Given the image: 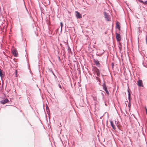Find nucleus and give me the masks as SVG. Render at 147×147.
<instances>
[{
	"label": "nucleus",
	"mask_w": 147,
	"mask_h": 147,
	"mask_svg": "<svg viewBox=\"0 0 147 147\" xmlns=\"http://www.w3.org/2000/svg\"><path fill=\"white\" fill-rule=\"evenodd\" d=\"M104 13L105 18L106 19V20L107 21H110V19L108 14L105 12H104Z\"/></svg>",
	"instance_id": "obj_1"
},
{
	"label": "nucleus",
	"mask_w": 147,
	"mask_h": 147,
	"mask_svg": "<svg viewBox=\"0 0 147 147\" xmlns=\"http://www.w3.org/2000/svg\"><path fill=\"white\" fill-rule=\"evenodd\" d=\"M94 73L96 74L98 76H99L100 73L99 70L97 68H95L94 69Z\"/></svg>",
	"instance_id": "obj_2"
},
{
	"label": "nucleus",
	"mask_w": 147,
	"mask_h": 147,
	"mask_svg": "<svg viewBox=\"0 0 147 147\" xmlns=\"http://www.w3.org/2000/svg\"><path fill=\"white\" fill-rule=\"evenodd\" d=\"M115 35L117 41H120L121 39L120 35L117 33H116Z\"/></svg>",
	"instance_id": "obj_3"
},
{
	"label": "nucleus",
	"mask_w": 147,
	"mask_h": 147,
	"mask_svg": "<svg viewBox=\"0 0 147 147\" xmlns=\"http://www.w3.org/2000/svg\"><path fill=\"white\" fill-rule=\"evenodd\" d=\"M137 84L138 86L140 87H143V85L142 83V81L141 80H138V81Z\"/></svg>",
	"instance_id": "obj_4"
},
{
	"label": "nucleus",
	"mask_w": 147,
	"mask_h": 147,
	"mask_svg": "<svg viewBox=\"0 0 147 147\" xmlns=\"http://www.w3.org/2000/svg\"><path fill=\"white\" fill-rule=\"evenodd\" d=\"M76 16L77 18L80 19L82 18V15L77 11H76Z\"/></svg>",
	"instance_id": "obj_5"
},
{
	"label": "nucleus",
	"mask_w": 147,
	"mask_h": 147,
	"mask_svg": "<svg viewBox=\"0 0 147 147\" xmlns=\"http://www.w3.org/2000/svg\"><path fill=\"white\" fill-rule=\"evenodd\" d=\"M8 100L7 98H6L4 100H1L0 101L1 103L3 104H4L7 103L8 101Z\"/></svg>",
	"instance_id": "obj_6"
},
{
	"label": "nucleus",
	"mask_w": 147,
	"mask_h": 147,
	"mask_svg": "<svg viewBox=\"0 0 147 147\" xmlns=\"http://www.w3.org/2000/svg\"><path fill=\"white\" fill-rule=\"evenodd\" d=\"M116 28H118L119 30H120V23L118 22L116 23Z\"/></svg>",
	"instance_id": "obj_7"
},
{
	"label": "nucleus",
	"mask_w": 147,
	"mask_h": 147,
	"mask_svg": "<svg viewBox=\"0 0 147 147\" xmlns=\"http://www.w3.org/2000/svg\"><path fill=\"white\" fill-rule=\"evenodd\" d=\"M13 54V55L15 57H17L18 55V53H17V51L15 50H13L12 51Z\"/></svg>",
	"instance_id": "obj_8"
},
{
	"label": "nucleus",
	"mask_w": 147,
	"mask_h": 147,
	"mask_svg": "<svg viewBox=\"0 0 147 147\" xmlns=\"http://www.w3.org/2000/svg\"><path fill=\"white\" fill-rule=\"evenodd\" d=\"M111 125L114 129H116L115 126L113 123L111 121H110Z\"/></svg>",
	"instance_id": "obj_9"
},
{
	"label": "nucleus",
	"mask_w": 147,
	"mask_h": 147,
	"mask_svg": "<svg viewBox=\"0 0 147 147\" xmlns=\"http://www.w3.org/2000/svg\"><path fill=\"white\" fill-rule=\"evenodd\" d=\"M139 2L143 4H145L147 5V0H138Z\"/></svg>",
	"instance_id": "obj_10"
},
{
	"label": "nucleus",
	"mask_w": 147,
	"mask_h": 147,
	"mask_svg": "<svg viewBox=\"0 0 147 147\" xmlns=\"http://www.w3.org/2000/svg\"><path fill=\"white\" fill-rule=\"evenodd\" d=\"M94 62L97 66H99L100 64L99 63V61L98 60H94Z\"/></svg>",
	"instance_id": "obj_11"
},
{
	"label": "nucleus",
	"mask_w": 147,
	"mask_h": 147,
	"mask_svg": "<svg viewBox=\"0 0 147 147\" xmlns=\"http://www.w3.org/2000/svg\"><path fill=\"white\" fill-rule=\"evenodd\" d=\"M103 89L105 91H106L107 90V88L106 87V86L105 84H104L103 85Z\"/></svg>",
	"instance_id": "obj_12"
},
{
	"label": "nucleus",
	"mask_w": 147,
	"mask_h": 147,
	"mask_svg": "<svg viewBox=\"0 0 147 147\" xmlns=\"http://www.w3.org/2000/svg\"><path fill=\"white\" fill-rule=\"evenodd\" d=\"M68 52L69 53H70L71 52V49L69 47H68Z\"/></svg>",
	"instance_id": "obj_13"
},
{
	"label": "nucleus",
	"mask_w": 147,
	"mask_h": 147,
	"mask_svg": "<svg viewBox=\"0 0 147 147\" xmlns=\"http://www.w3.org/2000/svg\"><path fill=\"white\" fill-rule=\"evenodd\" d=\"M46 108L47 110V113H48V112L49 111V109L48 106H47L46 107Z\"/></svg>",
	"instance_id": "obj_14"
},
{
	"label": "nucleus",
	"mask_w": 147,
	"mask_h": 147,
	"mask_svg": "<svg viewBox=\"0 0 147 147\" xmlns=\"http://www.w3.org/2000/svg\"><path fill=\"white\" fill-rule=\"evenodd\" d=\"M96 79L97 80H98L99 82H100V79H99V78L97 77H96Z\"/></svg>",
	"instance_id": "obj_15"
},
{
	"label": "nucleus",
	"mask_w": 147,
	"mask_h": 147,
	"mask_svg": "<svg viewBox=\"0 0 147 147\" xmlns=\"http://www.w3.org/2000/svg\"><path fill=\"white\" fill-rule=\"evenodd\" d=\"M128 95H129V99H130V93H129V90H128Z\"/></svg>",
	"instance_id": "obj_16"
},
{
	"label": "nucleus",
	"mask_w": 147,
	"mask_h": 147,
	"mask_svg": "<svg viewBox=\"0 0 147 147\" xmlns=\"http://www.w3.org/2000/svg\"><path fill=\"white\" fill-rule=\"evenodd\" d=\"M105 92H106V93L108 94H109V92H108V91L107 90H107L106 91H105Z\"/></svg>",
	"instance_id": "obj_17"
},
{
	"label": "nucleus",
	"mask_w": 147,
	"mask_h": 147,
	"mask_svg": "<svg viewBox=\"0 0 147 147\" xmlns=\"http://www.w3.org/2000/svg\"><path fill=\"white\" fill-rule=\"evenodd\" d=\"M58 86L60 88H62V87L61 85H60V84H59Z\"/></svg>",
	"instance_id": "obj_18"
},
{
	"label": "nucleus",
	"mask_w": 147,
	"mask_h": 147,
	"mask_svg": "<svg viewBox=\"0 0 147 147\" xmlns=\"http://www.w3.org/2000/svg\"><path fill=\"white\" fill-rule=\"evenodd\" d=\"M60 24H61V28H62V26H63V24H62V22H61L60 23Z\"/></svg>",
	"instance_id": "obj_19"
},
{
	"label": "nucleus",
	"mask_w": 147,
	"mask_h": 147,
	"mask_svg": "<svg viewBox=\"0 0 147 147\" xmlns=\"http://www.w3.org/2000/svg\"><path fill=\"white\" fill-rule=\"evenodd\" d=\"M2 75V73L0 71V76H1Z\"/></svg>",
	"instance_id": "obj_20"
},
{
	"label": "nucleus",
	"mask_w": 147,
	"mask_h": 147,
	"mask_svg": "<svg viewBox=\"0 0 147 147\" xmlns=\"http://www.w3.org/2000/svg\"><path fill=\"white\" fill-rule=\"evenodd\" d=\"M101 94L102 96H104V94L102 92H101Z\"/></svg>",
	"instance_id": "obj_21"
},
{
	"label": "nucleus",
	"mask_w": 147,
	"mask_h": 147,
	"mask_svg": "<svg viewBox=\"0 0 147 147\" xmlns=\"http://www.w3.org/2000/svg\"><path fill=\"white\" fill-rule=\"evenodd\" d=\"M146 43L147 44V35L146 36Z\"/></svg>",
	"instance_id": "obj_22"
},
{
	"label": "nucleus",
	"mask_w": 147,
	"mask_h": 147,
	"mask_svg": "<svg viewBox=\"0 0 147 147\" xmlns=\"http://www.w3.org/2000/svg\"><path fill=\"white\" fill-rule=\"evenodd\" d=\"M17 71H16V75H17Z\"/></svg>",
	"instance_id": "obj_23"
},
{
	"label": "nucleus",
	"mask_w": 147,
	"mask_h": 147,
	"mask_svg": "<svg viewBox=\"0 0 147 147\" xmlns=\"http://www.w3.org/2000/svg\"><path fill=\"white\" fill-rule=\"evenodd\" d=\"M146 111H147V110L146 109ZM146 113H147V112H146Z\"/></svg>",
	"instance_id": "obj_24"
},
{
	"label": "nucleus",
	"mask_w": 147,
	"mask_h": 147,
	"mask_svg": "<svg viewBox=\"0 0 147 147\" xmlns=\"http://www.w3.org/2000/svg\"><path fill=\"white\" fill-rule=\"evenodd\" d=\"M116 122V121H115V123Z\"/></svg>",
	"instance_id": "obj_25"
}]
</instances>
